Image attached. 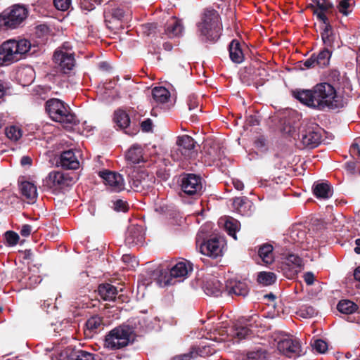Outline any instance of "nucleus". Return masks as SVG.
I'll return each instance as SVG.
<instances>
[{
  "label": "nucleus",
  "instance_id": "a211bd4d",
  "mask_svg": "<svg viewBox=\"0 0 360 360\" xmlns=\"http://www.w3.org/2000/svg\"><path fill=\"white\" fill-rule=\"evenodd\" d=\"M98 292L101 298L105 301H115L117 300L120 302L124 301L125 297L122 294L119 295L117 288L108 283L100 284L98 287Z\"/></svg>",
  "mask_w": 360,
  "mask_h": 360
},
{
  "label": "nucleus",
  "instance_id": "c85d7f7f",
  "mask_svg": "<svg viewBox=\"0 0 360 360\" xmlns=\"http://www.w3.org/2000/svg\"><path fill=\"white\" fill-rule=\"evenodd\" d=\"M321 29L322 30L321 35L323 44L328 47H332L336 38V31L331 24H324Z\"/></svg>",
  "mask_w": 360,
  "mask_h": 360
},
{
  "label": "nucleus",
  "instance_id": "052dcab7",
  "mask_svg": "<svg viewBox=\"0 0 360 360\" xmlns=\"http://www.w3.org/2000/svg\"><path fill=\"white\" fill-rule=\"evenodd\" d=\"M128 207L127 202L122 200L119 199L114 202V209L116 211L125 212L128 210Z\"/></svg>",
  "mask_w": 360,
  "mask_h": 360
},
{
  "label": "nucleus",
  "instance_id": "393cba45",
  "mask_svg": "<svg viewBox=\"0 0 360 360\" xmlns=\"http://www.w3.org/2000/svg\"><path fill=\"white\" fill-rule=\"evenodd\" d=\"M86 327L91 335L98 333L105 327L103 318L99 315L91 316L86 322Z\"/></svg>",
  "mask_w": 360,
  "mask_h": 360
},
{
  "label": "nucleus",
  "instance_id": "37998d69",
  "mask_svg": "<svg viewBox=\"0 0 360 360\" xmlns=\"http://www.w3.org/2000/svg\"><path fill=\"white\" fill-rule=\"evenodd\" d=\"M4 238L8 246L15 245L20 240L19 235L13 231H6L4 234Z\"/></svg>",
  "mask_w": 360,
  "mask_h": 360
},
{
  "label": "nucleus",
  "instance_id": "603ef678",
  "mask_svg": "<svg viewBox=\"0 0 360 360\" xmlns=\"http://www.w3.org/2000/svg\"><path fill=\"white\" fill-rule=\"evenodd\" d=\"M199 355L198 351L192 349L189 352L176 355L172 358V360H191L197 357Z\"/></svg>",
  "mask_w": 360,
  "mask_h": 360
},
{
  "label": "nucleus",
  "instance_id": "a19ab883",
  "mask_svg": "<svg viewBox=\"0 0 360 360\" xmlns=\"http://www.w3.org/2000/svg\"><path fill=\"white\" fill-rule=\"evenodd\" d=\"M233 205L239 212H245L250 205V201L247 197H237L233 199Z\"/></svg>",
  "mask_w": 360,
  "mask_h": 360
},
{
  "label": "nucleus",
  "instance_id": "2eb2a0df",
  "mask_svg": "<svg viewBox=\"0 0 360 360\" xmlns=\"http://www.w3.org/2000/svg\"><path fill=\"white\" fill-rule=\"evenodd\" d=\"M79 151L70 149L62 152L60 155L59 160L57 161V165L60 166L64 169L75 170L79 167V161L76 155Z\"/></svg>",
  "mask_w": 360,
  "mask_h": 360
},
{
  "label": "nucleus",
  "instance_id": "6e6552de",
  "mask_svg": "<svg viewBox=\"0 0 360 360\" xmlns=\"http://www.w3.org/2000/svg\"><path fill=\"white\" fill-rule=\"evenodd\" d=\"M19 42L14 39L4 41L0 46V66L8 65L18 61L22 53L20 51Z\"/></svg>",
  "mask_w": 360,
  "mask_h": 360
},
{
  "label": "nucleus",
  "instance_id": "774afa93",
  "mask_svg": "<svg viewBox=\"0 0 360 360\" xmlns=\"http://www.w3.org/2000/svg\"><path fill=\"white\" fill-rule=\"evenodd\" d=\"M357 166H358L357 163L354 161H349L345 164V167L346 170L352 174L356 173Z\"/></svg>",
  "mask_w": 360,
  "mask_h": 360
},
{
  "label": "nucleus",
  "instance_id": "f704fd0d",
  "mask_svg": "<svg viewBox=\"0 0 360 360\" xmlns=\"http://www.w3.org/2000/svg\"><path fill=\"white\" fill-rule=\"evenodd\" d=\"M358 309V305L349 300H340L337 305V309L340 313L345 314H352L356 312Z\"/></svg>",
  "mask_w": 360,
  "mask_h": 360
},
{
  "label": "nucleus",
  "instance_id": "1a4fd4ad",
  "mask_svg": "<svg viewBox=\"0 0 360 360\" xmlns=\"http://www.w3.org/2000/svg\"><path fill=\"white\" fill-rule=\"evenodd\" d=\"M53 61L60 72L65 75L71 74L75 66L74 53L56 49L53 55Z\"/></svg>",
  "mask_w": 360,
  "mask_h": 360
},
{
  "label": "nucleus",
  "instance_id": "c03bdc74",
  "mask_svg": "<svg viewBox=\"0 0 360 360\" xmlns=\"http://www.w3.org/2000/svg\"><path fill=\"white\" fill-rule=\"evenodd\" d=\"M352 0H340L337 6L338 11L343 15H348L352 12Z\"/></svg>",
  "mask_w": 360,
  "mask_h": 360
},
{
  "label": "nucleus",
  "instance_id": "20e7f679",
  "mask_svg": "<svg viewBox=\"0 0 360 360\" xmlns=\"http://www.w3.org/2000/svg\"><path fill=\"white\" fill-rule=\"evenodd\" d=\"M46 110L56 122L65 124H77L78 121L70 108L58 98H51L46 102Z\"/></svg>",
  "mask_w": 360,
  "mask_h": 360
},
{
  "label": "nucleus",
  "instance_id": "423d86ee",
  "mask_svg": "<svg viewBox=\"0 0 360 360\" xmlns=\"http://www.w3.org/2000/svg\"><path fill=\"white\" fill-rule=\"evenodd\" d=\"M324 130L316 123L307 122L302 123L300 131V136L304 146L309 148L317 147L323 140Z\"/></svg>",
  "mask_w": 360,
  "mask_h": 360
},
{
  "label": "nucleus",
  "instance_id": "5fc2aeb1",
  "mask_svg": "<svg viewBox=\"0 0 360 360\" xmlns=\"http://www.w3.org/2000/svg\"><path fill=\"white\" fill-rule=\"evenodd\" d=\"M225 229L227 231L229 235L233 236L235 239H236V232L237 230V221H231L227 220L225 222Z\"/></svg>",
  "mask_w": 360,
  "mask_h": 360
},
{
  "label": "nucleus",
  "instance_id": "0eeeda50",
  "mask_svg": "<svg viewBox=\"0 0 360 360\" xmlns=\"http://www.w3.org/2000/svg\"><path fill=\"white\" fill-rule=\"evenodd\" d=\"M202 179L200 175L186 173L181 175V189L187 195L200 196L203 192Z\"/></svg>",
  "mask_w": 360,
  "mask_h": 360
},
{
  "label": "nucleus",
  "instance_id": "4be33fe9",
  "mask_svg": "<svg viewBox=\"0 0 360 360\" xmlns=\"http://www.w3.org/2000/svg\"><path fill=\"white\" fill-rule=\"evenodd\" d=\"M135 178L133 179L132 187L136 191H149L153 188L155 182L153 175H149L145 172L138 174Z\"/></svg>",
  "mask_w": 360,
  "mask_h": 360
},
{
  "label": "nucleus",
  "instance_id": "f257e3e1",
  "mask_svg": "<svg viewBox=\"0 0 360 360\" xmlns=\"http://www.w3.org/2000/svg\"><path fill=\"white\" fill-rule=\"evenodd\" d=\"M292 96L302 104L319 111L335 110L345 105L344 97L329 82H320L311 89H297Z\"/></svg>",
  "mask_w": 360,
  "mask_h": 360
},
{
  "label": "nucleus",
  "instance_id": "3c124183",
  "mask_svg": "<svg viewBox=\"0 0 360 360\" xmlns=\"http://www.w3.org/2000/svg\"><path fill=\"white\" fill-rule=\"evenodd\" d=\"M300 314L304 318H311L316 315L317 311L312 306L304 305L300 309Z\"/></svg>",
  "mask_w": 360,
  "mask_h": 360
},
{
  "label": "nucleus",
  "instance_id": "6e6d98bb",
  "mask_svg": "<svg viewBox=\"0 0 360 360\" xmlns=\"http://www.w3.org/2000/svg\"><path fill=\"white\" fill-rule=\"evenodd\" d=\"M55 7L60 11H67L71 4V0H53Z\"/></svg>",
  "mask_w": 360,
  "mask_h": 360
},
{
  "label": "nucleus",
  "instance_id": "ea45409f",
  "mask_svg": "<svg viewBox=\"0 0 360 360\" xmlns=\"http://www.w3.org/2000/svg\"><path fill=\"white\" fill-rule=\"evenodd\" d=\"M331 53V51H330L327 46L321 50L317 56L315 55L316 65L319 67L328 65L329 64Z\"/></svg>",
  "mask_w": 360,
  "mask_h": 360
},
{
  "label": "nucleus",
  "instance_id": "49530a36",
  "mask_svg": "<svg viewBox=\"0 0 360 360\" xmlns=\"http://www.w3.org/2000/svg\"><path fill=\"white\" fill-rule=\"evenodd\" d=\"M186 102L190 111L195 110L196 112H202L201 108H199V101L196 96L193 94L189 95Z\"/></svg>",
  "mask_w": 360,
  "mask_h": 360
},
{
  "label": "nucleus",
  "instance_id": "5701e85b",
  "mask_svg": "<svg viewBox=\"0 0 360 360\" xmlns=\"http://www.w3.org/2000/svg\"><path fill=\"white\" fill-rule=\"evenodd\" d=\"M126 159L128 162L131 165L144 162L143 150L142 147L138 144L133 145L127 152Z\"/></svg>",
  "mask_w": 360,
  "mask_h": 360
},
{
  "label": "nucleus",
  "instance_id": "aec40b11",
  "mask_svg": "<svg viewBox=\"0 0 360 360\" xmlns=\"http://www.w3.org/2000/svg\"><path fill=\"white\" fill-rule=\"evenodd\" d=\"M99 175L103 179L105 184L110 186L113 191L118 192L124 189V182L121 174L105 170L100 172Z\"/></svg>",
  "mask_w": 360,
  "mask_h": 360
},
{
  "label": "nucleus",
  "instance_id": "f8f14e48",
  "mask_svg": "<svg viewBox=\"0 0 360 360\" xmlns=\"http://www.w3.org/2000/svg\"><path fill=\"white\" fill-rule=\"evenodd\" d=\"M222 28L219 24H198V32L203 42H215L221 35Z\"/></svg>",
  "mask_w": 360,
  "mask_h": 360
},
{
  "label": "nucleus",
  "instance_id": "9b49d317",
  "mask_svg": "<svg viewBox=\"0 0 360 360\" xmlns=\"http://www.w3.org/2000/svg\"><path fill=\"white\" fill-rule=\"evenodd\" d=\"M280 352L289 358H295L300 355L301 345L298 339L289 336L281 339L277 345Z\"/></svg>",
  "mask_w": 360,
  "mask_h": 360
},
{
  "label": "nucleus",
  "instance_id": "de8ad7c7",
  "mask_svg": "<svg viewBox=\"0 0 360 360\" xmlns=\"http://www.w3.org/2000/svg\"><path fill=\"white\" fill-rule=\"evenodd\" d=\"M311 347L316 352L320 354H324L328 350V344L321 339L314 340V342L311 343Z\"/></svg>",
  "mask_w": 360,
  "mask_h": 360
},
{
  "label": "nucleus",
  "instance_id": "58836bf2",
  "mask_svg": "<svg viewBox=\"0 0 360 360\" xmlns=\"http://www.w3.org/2000/svg\"><path fill=\"white\" fill-rule=\"evenodd\" d=\"M276 281V275L274 272L261 271L258 274L257 281L263 285H270Z\"/></svg>",
  "mask_w": 360,
  "mask_h": 360
},
{
  "label": "nucleus",
  "instance_id": "4468645a",
  "mask_svg": "<svg viewBox=\"0 0 360 360\" xmlns=\"http://www.w3.org/2000/svg\"><path fill=\"white\" fill-rule=\"evenodd\" d=\"M202 288L209 296L219 297L224 293V285L216 276L212 275L204 278Z\"/></svg>",
  "mask_w": 360,
  "mask_h": 360
},
{
  "label": "nucleus",
  "instance_id": "cd10ccee",
  "mask_svg": "<svg viewBox=\"0 0 360 360\" xmlns=\"http://www.w3.org/2000/svg\"><path fill=\"white\" fill-rule=\"evenodd\" d=\"M24 278L27 280L24 288L32 289L35 288L41 281L39 267L34 265L32 269H29L28 273L24 275Z\"/></svg>",
  "mask_w": 360,
  "mask_h": 360
},
{
  "label": "nucleus",
  "instance_id": "6ab92c4d",
  "mask_svg": "<svg viewBox=\"0 0 360 360\" xmlns=\"http://www.w3.org/2000/svg\"><path fill=\"white\" fill-rule=\"evenodd\" d=\"M63 360H96L95 354L72 347H67L60 352Z\"/></svg>",
  "mask_w": 360,
  "mask_h": 360
},
{
  "label": "nucleus",
  "instance_id": "0e129e2a",
  "mask_svg": "<svg viewBox=\"0 0 360 360\" xmlns=\"http://www.w3.org/2000/svg\"><path fill=\"white\" fill-rule=\"evenodd\" d=\"M141 128L144 132H150L153 129V122L150 118L146 119L141 123Z\"/></svg>",
  "mask_w": 360,
  "mask_h": 360
},
{
  "label": "nucleus",
  "instance_id": "69168bd1",
  "mask_svg": "<svg viewBox=\"0 0 360 360\" xmlns=\"http://www.w3.org/2000/svg\"><path fill=\"white\" fill-rule=\"evenodd\" d=\"M303 278L307 285H312L315 282V276L311 271L305 272Z\"/></svg>",
  "mask_w": 360,
  "mask_h": 360
},
{
  "label": "nucleus",
  "instance_id": "8fccbe9b",
  "mask_svg": "<svg viewBox=\"0 0 360 360\" xmlns=\"http://www.w3.org/2000/svg\"><path fill=\"white\" fill-rule=\"evenodd\" d=\"M267 353L265 350H257L248 354L247 360H267Z\"/></svg>",
  "mask_w": 360,
  "mask_h": 360
},
{
  "label": "nucleus",
  "instance_id": "b1692460",
  "mask_svg": "<svg viewBox=\"0 0 360 360\" xmlns=\"http://www.w3.org/2000/svg\"><path fill=\"white\" fill-rule=\"evenodd\" d=\"M229 57L232 62L241 63L244 60V53L241 44L237 39H233L229 45Z\"/></svg>",
  "mask_w": 360,
  "mask_h": 360
},
{
  "label": "nucleus",
  "instance_id": "2f4dec72",
  "mask_svg": "<svg viewBox=\"0 0 360 360\" xmlns=\"http://www.w3.org/2000/svg\"><path fill=\"white\" fill-rule=\"evenodd\" d=\"M114 122L121 129H127L129 127L130 118L124 110L118 109L114 112Z\"/></svg>",
  "mask_w": 360,
  "mask_h": 360
},
{
  "label": "nucleus",
  "instance_id": "c756f323",
  "mask_svg": "<svg viewBox=\"0 0 360 360\" xmlns=\"http://www.w3.org/2000/svg\"><path fill=\"white\" fill-rule=\"evenodd\" d=\"M312 188L313 193L317 198L328 199L333 195V191L327 183H315Z\"/></svg>",
  "mask_w": 360,
  "mask_h": 360
},
{
  "label": "nucleus",
  "instance_id": "9d476101",
  "mask_svg": "<svg viewBox=\"0 0 360 360\" xmlns=\"http://www.w3.org/2000/svg\"><path fill=\"white\" fill-rule=\"evenodd\" d=\"M75 183V178L68 174L52 171L44 180V186L48 188H63Z\"/></svg>",
  "mask_w": 360,
  "mask_h": 360
},
{
  "label": "nucleus",
  "instance_id": "412c9836",
  "mask_svg": "<svg viewBox=\"0 0 360 360\" xmlns=\"http://www.w3.org/2000/svg\"><path fill=\"white\" fill-rule=\"evenodd\" d=\"M22 22V5L18 4L7 8L0 13V22Z\"/></svg>",
  "mask_w": 360,
  "mask_h": 360
},
{
  "label": "nucleus",
  "instance_id": "680f3d73",
  "mask_svg": "<svg viewBox=\"0 0 360 360\" xmlns=\"http://www.w3.org/2000/svg\"><path fill=\"white\" fill-rule=\"evenodd\" d=\"M38 226L36 224H24V237H28L32 233L36 232Z\"/></svg>",
  "mask_w": 360,
  "mask_h": 360
},
{
  "label": "nucleus",
  "instance_id": "09e8293b",
  "mask_svg": "<svg viewBox=\"0 0 360 360\" xmlns=\"http://www.w3.org/2000/svg\"><path fill=\"white\" fill-rule=\"evenodd\" d=\"M287 264H292L296 267H301L303 265L302 259L297 255L288 254L285 257Z\"/></svg>",
  "mask_w": 360,
  "mask_h": 360
},
{
  "label": "nucleus",
  "instance_id": "c9c22d12",
  "mask_svg": "<svg viewBox=\"0 0 360 360\" xmlns=\"http://www.w3.org/2000/svg\"><path fill=\"white\" fill-rule=\"evenodd\" d=\"M273 246L270 244H264L259 248L258 255L264 263L269 264L273 262Z\"/></svg>",
  "mask_w": 360,
  "mask_h": 360
},
{
  "label": "nucleus",
  "instance_id": "13d9d810",
  "mask_svg": "<svg viewBox=\"0 0 360 360\" xmlns=\"http://www.w3.org/2000/svg\"><path fill=\"white\" fill-rule=\"evenodd\" d=\"M23 46H24V58H25L27 56H31V55L34 54L35 53V51H37V46L34 45L33 48L34 49L31 52L32 44L30 41L26 40L25 39H24Z\"/></svg>",
  "mask_w": 360,
  "mask_h": 360
},
{
  "label": "nucleus",
  "instance_id": "473e14b6",
  "mask_svg": "<svg viewBox=\"0 0 360 360\" xmlns=\"http://www.w3.org/2000/svg\"><path fill=\"white\" fill-rule=\"evenodd\" d=\"M184 30L182 24H164V34L170 39L181 37Z\"/></svg>",
  "mask_w": 360,
  "mask_h": 360
},
{
  "label": "nucleus",
  "instance_id": "e2e57ef3",
  "mask_svg": "<svg viewBox=\"0 0 360 360\" xmlns=\"http://www.w3.org/2000/svg\"><path fill=\"white\" fill-rule=\"evenodd\" d=\"M300 63H302V61ZM302 64L303 67H302V69H309L314 68L315 65H316L315 54H312L309 58L302 62Z\"/></svg>",
  "mask_w": 360,
  "mask_h": 360
},
{
  "label": "nucleus",
  "instance_id": "72a5a7b5",
  "mask_svg": "<svg viewBox=\"0 0 360 360\" xmlns=\"http://www.w3.org/2000/svg\"><path fill=\"white\" fill-rule=\"evenodd\" d=\"M152 96L157 103H165L170 97V93L165 87L156 86L152 90Z\"/></svg>",
  "mask_w": 360,
  "mask_h": 360
},
{
  "label": "nucleus",
  "instance_id": "bf43d9fd",
  "mask_svg": "<svg viewBox=\"0 0 360 360\" xmlns=\"http://www.w3.org/2000/svg\"><path fill=\"white\" fill-rule=\"evenodd\" d=\"M349 153L352 156L360 158V139L352 144Z\"/></svg>",
  "mask_w": 360,
  "mask_h": 360
},
{
  "label": "nucleus",
  "instance_id": "7c9ffc66",
  "mask_svg": "<svg viewBox=\"0 0 360 360\" xmlns=\"http://www.w3.org/2000/svg\"><path fill=\"white\" fill-rule=\"evenodd\" d=\"M37 186L32 182L24 181V202L33 204L37 198Z\"/></svg>",
  "mask_w": 360,
  "mask_h": 360
},
{
  "label": "nucleus",
  "instance_id": "79ce46f5",
  "mask_svg": "<svg viewBox=\"0 0 360 360\" xmlns=\"http://www.w3.org/2000/svg\"><path fill=\"white\" fill-rule=\"evenodd\" d=\"M6 136L14 141H18L22 136V131L16 126L12 125L5 129Z\"/></svg>",
  "mask_w": 360,
  "mask_h": 360
},
{
  "label": "nucleus",
  "instance_id": "f3484780",
  "mask_svg": "<svg viewBox=\"0 0 360 360\" xmlns=\"http://www.w3.org/2000/svg\"><path fill=\"white\" fill-rule=\"evenodd\" d=\"M145 240V231L142 226L131 225L129 226L125 243L129 246L142 245Z\"/></svg>",
  "mask_w": 360,
  "mask_h": 360
},
{
  "label": "nucleus",
  "instance_id": "dca6fc26",
  "mask_svg": "<svg viewBox=\"0 0 360 360\" xmlns=\"http://www.w3.org/2000/svg\"><path fill=\"white\" fill-rule=\"evenodd\" d=\"M222 241L217 237H213L204 241L200 245V251L202 254L217 258L222 252Z\"/></svg>",
  "mask_w": 360,
  "mask_h": 360
},
{
  "label": "nucleus",
  "instance_id": "a878e982",
  "mask_svg": "<svg viewBox=\"0 0 360 360\" xmlns=\"http://www.w3.org/2000/svg\"><path fill=\"white\" fill-rule=\"evenodd\" d=\"M313 1L318 6V8L314 11V13L316 15L317 20H322L325 22L327 20L326 13L332 8V3L329 0Z\"/></svg>",
  "mask_w": 360,
  "mask_h": 360
},
{
  "label": "nucleus",
  "instance_id": "4d7b16f0",
  "mask_svg": "<svg viewBox=\"0 0 360 360\" xmlns=\"http://www.w3.org/2000/svg\"><path fill=\"white\" fill-rule=\"evenodd\" d=\"M24 70L26 71V78H24V86L27 84H30L32 82L34 71L30 65H24Z\"/></svg>",
  "mask_w": 360,
  "mask_h": 360
},
{
  "label": "nucleus",
  "instance_id": "7ed1b4c3",
  "mask_svg": "<svg viewBox=\"0 0 360 360\" xmlns=\"http://www.w3.org/2000/svg\"><path fill=\"white\" fill-rule=\"evenodd\" d=\"M136 338L134 328L122 324L112 329L105 337V347L111 349H119L132 344Z\"/></svg>",
  "mask_w": 360,
  "mask_h": 360
},
{
  "label": "nucleus",
  "instance_id": "4c0bfd02",
  "mask_svg": "<svg viewBox=\"0 0 360 360\" xmlns=\"http://www.w3.org/2000/svg\"><path fill=\"white\" fill-rule=\"evenodd\" d=\"M202 22H217L221 20L218 12L211 7L206 8L201 14Z\"/></svg>",
  "mask_w": 360,
  "mask_h": 360
},
{
  "label": "nucleus",
  "instance_id": "864d4df0",
  "mask_svg": "<svg viewBox=\"0 0 360 360\" xmlns=\"http://www.w3.org/2000/svg\"><path fill=\"white\" fill-rule=\"evenodd\" d=\"M156 24H140L139 31L142 32L146 36L155 32Z\"/></svg>",
  "mask_w": 360,
  "mask_h": 360
},
{
  "label": "nucleus",
  "instance_id": "ddd939ff",
  "mask_svg": "<svg viewBox=\"0 0 360 360\" xmlns=\"http://www.w3.org/2000/svg\"><path fill=\"white\" fill-rule=\"evenodd\" d=\"M249 292V288L245 281L229 279L227 280L224 284V293L228 295L233 297H245Z\"/></svg>",
  "mask_w": 360,
  "mask_h": 360
},
{
  "label": "nucleus",
  "instance_id": "f03ea898",
  "mask_svg": "<svg viewBox=\"0 0 360 360\" xmlns=\"http://www.w3.org/2000/svg\"><path fill=\"white\" fill-rule=\"evenodd\" d=\"M192 270L193 268L186 262H179L166 269L159 266L155 274L158 276L156 281L158 285L160 287H165L180 282L181 278H185Z\"/></svg>",
  "mask_w": 360,
  "mask_h": 360
},
{
  "label": "nucleus",
  "instance_id": "a18cd8bd",
  "mask_svg": "<svg viewBox=\"0 0 360 360\" xmlns=\"http://www.w3.org/2000/svg\"><path fill=\"white\" fill-rule=\"evenodd\" d=\"M53 25V24H39L38 26L36 27L37 29V34L39 37H44L45 35H51L53 36L56 34L54 32L51 28V26Z\"/></svg>",
  "mask_w": 360,
  "mask_h": 360
},
{
  "label": "nucleus",
  "instance_id": "e433bc0d",
  "mask_svg": "<svg viewBox=\"0 0 360 360\" xmlns=\"http://www.w3.org/2000/svg\"><path fill=\"white\" fill-rule=\"evenodd\" d=\"M112 16V19L116 21H124L131 20L128 17L130 16V13H126L122 9L120 8H114L108 11L105 12V18H108L109 16ZM108 20L105 19V22Z\"/></svg>",
  "mask_w": 360,
  "mask_h": 360
},
{
  "label": "nucleus",
  "instance_id": "338daca9",
  "mask_svg": "<svg viewBox=\"0 0 360 360\" xmlns=\"http://www.w3.org/2000/svg\"><path fill=\"white\" fill-rule=\"evenodd\" d=\"M328 80L333 82H338L340 80V73L337 70H331L328 75Z\"/></svg>",
  "mask_w": 360,
  "mask_h": 360
},
{
  "label": "nucleus",
  "instance_id": "39448f33",
  "mask_svg": "<svg viewBox=\"0 0 360 360\" xmlns=\"http://www.w3.org/2000/svg\"><path fill=\"white\" fill-rule=\"evenodd\" d=\"M196 142L188 135L178 136L176 146L171 150V157L174 161L195 160L198 156Z\"/></svg>",
  "mask_w": 360,
  "mask_h": 360
},
{
  "label": "nucleus",
  "instance_id": "bb28decb",
  "mask_svg": "<svg viewBox=\"0 0 360 360\" xmlns=\"http://www.w3.org/2000/svg\"><path fill=\"white\" fill-rule=\"evenodd\" d=\"M231 336L237 338L238 341L245 339L252 335V330L243 323L242 321H237L231 328Z\"/></svg>",
  "mask_w": 360,
  "mask_h": 360
}]
</instances>
